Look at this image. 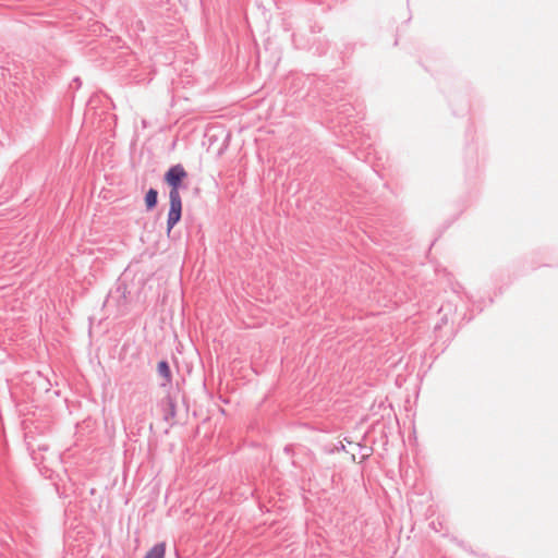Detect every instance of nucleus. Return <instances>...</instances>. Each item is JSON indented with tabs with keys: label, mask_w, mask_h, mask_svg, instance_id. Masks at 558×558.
Listing matches in <instances>:
<instances>
[{
	"label": "nucleus",
	"mask_w": 558,
	"mask_h": 558,
	"mask_svg": "<svg viewBox=\"0 0 558 558\" xmlns=\"http://www.w3.org/2000/svg\"><path fill=\"white\" fill-rule=\"evenodd\" d=\"M187 172L181 163L171 166L163 175V181L169 185V211L167 218V233L180 222L182 218V198L180 190L185 189L183 181Z\"/></svg>",
	"instance_id": "nucleus-1"
},
{
	"label": "nucleus",
	"mask_w": 558,
	"mask_h": 558,
	"mask_svg": "<svg viewBox=\"0 0 558 558\" xmlns=\"http://www.w3.org/2000/svg\"><path fill=\"white\" fill-rule=\"evenodd\" d=\"M157 407L161 413L162 420L172 426L173 420L177 416L175 398L168 393L158 402Z\"/></svg>",
	"instance_id": "nucleus-2"
},
{
	"label": "nucleus",
	"mask_w": 558,
	"mask_h": 558,
	"mask_svg": "<svg viewBox=\"0 0 558 558\" xmlns=\"http://www.w3.org/2000/svg\"><path fill=\"white\" fill-rule=\"evenodd\" d=\"M128 294L126 283L122 280H118L116 288L109 293L108 302L116 301L118 308H125L129 303Z\"/></svg>",
	"instance_id": "nucleus-3"
},
{
	"label": "nucleus",
	"mask_w": 558,
	"mask_h": 558,
	"mask_svg": "<svg viewBox=\"0 0 558 558\" xmlns=\"http://www.w3.org/2000/svg\"><path fill=\"white\" fill-rule=\"evenodd\" d=\"M157 372H158L159 376H161L163 378V383L160 384L161 387H166L171 384L172 374H171V369H170V365H169L168 361H166V360L159 361L158 365H157Z\"/></svg>",
	"instance_id": "nucleus-4"
},
{
	"label": "nucleus",
	"mask_w": 558,
	"mask_h": 558,
	"mask_svg": "<svg viewBox=\"0 0 558 558\" xmlns=\"http://www.w3.org/2000/svg\"><path fill=\"white\" fill-rule=\"evenodd\" d=\"M144 202L147 211H151L154 208H156L158 204V191L154 187H150L145 194Z\"/></svg>",
	"instance_id": "nucleus-5"
},
{
	"label": "nucleus",
	"mask_w": 558,
	"mask_h": 558,
	"mask_svg": "<svg viewBox=\"0 0 558 558\" xmlns=\"http://www.w3.org/2000/svg\"><path fill=\"white\" fill-rule=\"evenodd\" d=\"M166 553L165 543L155 544L145 555L144 558H163Z\"/></svg>",
	"instance_id": "nucleus-6"
}]
</instances>
